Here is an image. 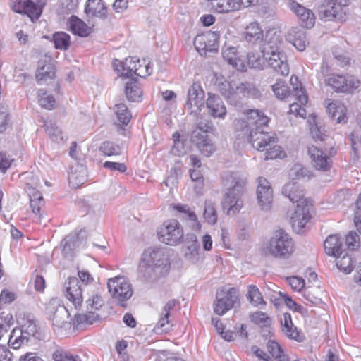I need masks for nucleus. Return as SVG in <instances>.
Returning a JSON list of instances; mask_svg holds the SVG:
<instances>
[{"mask_svg":"<svg viewBox=\"0 0 361 361\" xmlns=\"http://www.w3.org/2000/svg\"><path fill=\"white\" fill-rule=\"evenodd\" d=\"M284 47L285 42L280 32L274 30L267 32L262 47V56L274 71L281 75H288L289 66Z\"/></svg>","mask_w":361,"mask_h":361,"instance_id":"f257e3e1","label":"nucleus"},{"mask_svg":"<svg viewBox=\"0 0 361 361\" xmlns=\"http://www.w3.org/2000/svg\"><path fill=\"white\" fill-rule=\"evenodd\" d=\"M282 192L292 202L297 203V208L291 216L290 221L293 228L300 231L311 218L312 201L305 197L303 189L295 182L286 183L283 188Z\"/></svg>","mask_w":361,"mask_h":361,"instance_id":"f03ea898","label":"nucleus"},{"mask_svg":"<svg viewBox=\"0 0 361 361\" xmlns=\"http://www.w3.org/2000/svg\"><path fill=\"white\" fill-rule=\"evenodd\" d=\"M248 125L255 126L249 135V141L252 147L259 151H263L268 146H272L277 142L276 136L271 133L264 131L269 118L264 115L262 111L257 109L250 110L247 114Z\"/></svg>","mask_w":361,"mask_h":361,"instance_id":"7ed1b4c3","label":"nucleus"},{"mask_svg":"<svg viewBox=\"0 0 361 361\" xmlns=\"http://www.w3.org/2000/svg\"><path fill=\"white\" fill-rule=\"evenodd\" d=\"M223 184L228 190L222 200L223 207L227 209L228 215H235L243 205L241 197L245 180L235 173H229L223 178Z\"/></svg>","mask_w":361,"mask_h":361,"instance_id":"20e7f679","label":"nucleus"},{"mask_svg":"<svg viewBox=\"0 0 361 361\" xmlns=\"http://www.w3.org/2000/svg\"><path fill=\"white\" fill-rule=\"evenodd\" d=\"M294 249L292 238L283 229L280 228L272 234L269 244L264 248V252L275 258L286 259L293 253Z\"/></svg>","mask_w":361,"mask_h":361,"instance_id":"39448f33","label":"nucleus"},{"mask_svg":"<svg viewBox=\"0 0 361 361\" xmlns=\"http://www.w3.org/2000/svg\"><path fill=\"white\" fill-rule=\"evenodd\" d=\"M20 336L13 338L16 330L13 329L9 336L8 344L13 349L19 348L22 344H28L30 340L32 338L35 340H41L42 338V332L38 328L35 321L31 319H26L25 322L21 324Z\"/></svg>","mask_w":361,"mask_h":361,"instance_id":"423d86ee","label":"nucleus"},{"mask_svg":"<svg viewBox=\"0 0 361 361\" xmlns=\"http://www.w3.org/2000/svg\"><path fill=\"white\" fill-rule=\"evenodd\" d=\"M107 287L112 299L121 306H124V302L128 300L133 294L131 283L123 276L109 279Z\"/></svg>","mask_w":361,"mask_h":361,"instance_id":"0eeeda50","label":"nucleus"},{"mask_svg":"<svg viewBox=\"0 0 361 361\" xmlns=\"http://www.w3.org/2000/svg\"><path fill=\"white\" fill-rule=\"evenodd\" d=\"M159 240L169 245H177L183 243V229L175 219L165 221L157 231Z\"/></svg>","mask_w":361,"mask_h":361,"instance_id":"6e6552de","label":"nucleus"},{"mask_svg":"<svg viewBox=\"0 0 361 361\" xmlns=\"http://www.w3.org/2000/svg\"><path fill=\"white\" fill-rule=\"evenodd\" d=\"M239 302V291L235 288H221L216 292L214 312L224 315Z\"/></svg>","mask_w":361,"mask_h":361,"instance_id":"1a4fd4ad","label":"nucleus"},{"mask_svg":"<svg viewBox=\"0 0 361 361\" xmlns=\"http://www.w3.org/2000/svg\"><path fill=\"white\" fill-rule=\"evenodd\" d=\"M290 82L293 86L292 96L290 97H293L295 100V102L290 104V113L302 118H305L306 110L304 106L307 104L308 101L306 91L297 77L292 76Z\"/></svg>","mask_w":361,"mask_h":361,"instance_id":"9d476101","label":"nucleus"},{"mask_svg":"<svg viewBox=\"0 0 361 361\" xmlns=\"http://www.w3.org/2000/svg\"><path fill=\"white\" fill-rule=\"evenodd\" d=\"M335 92L343 93H350L354 92L360 84L358 79L353 75L331 74L325 80Z\"/></svg>","mask_w":361,"mask_h":361,"instance_id":"9b49d317","label":"nucleus"},{"mask_svg":"<svg viewBox=\"0 0 361 361\" xmlns=\"http://www.w3.org/2000/svg\"><path fill=\"white\" fill-rule=\"evenodd\" d=\"M47 314L52 322L54 329H68L71 323L68 322L69 313L63 306L55 301L49 302L47 307Z\"/></svg>","mask_w":361,"mask_h":361,"instance_id":"f8f14e48","label":"nucleus"},{"mask_svg":"<svg viewBox=\"0 0 361 361\" xmlns=\"http://www.w3.org/2000/svg\"><path fill=\"white\" fill-rule=\"evenodd\" d=\"M219 32L209 31L197 35L194 39V45L200 55H207L219 47Z\"/></svg>","mask_w":361,"mask_h":361,"instance_id":"ddd939ff","label":"nucleus"},{"mask_svg":"<svg viewBox=\"0 0 361 361\" xmlns=\"http://www.w3.org/2000/svg\"><path fill=\"white\" fill-rule=\"evenodd\" d=\"M43 4L33 0H11V6L15 12L27 14L32 21L39 18Z\"/></svg>","mask_w":361,"mask_h":361,"instance_id":"4468645a","label":"nucleus"},{"mask_svg":"<svg viewBox=\"0 0 361 361\" xmlns=\"http://www.w3.org/2000/svg\"><path fill=\"white\" fill-rule=\"evenodd\" d=\"M64 295L75 308L81 306L83 301L82 288L78 278H68L64 283Z\"/></svg>","mask_w":361,"mask_h":361,"instance_id":"2eb2a0df","label":"nucleus"},{"mask_svg":"<svg viewBox=\"0 0 361 361\" xmlns=\"http://www.w3.org/2000/svg\"><path fill=\"white\" fill-rule=\"evenodd\" d=\"M257 197L261 209L269 211L272 206L273 190L269 181L264 178H258Z\"/></svg>","mask_w":361,"mask_h":361,"instance_id":"dca6fc26","label":"nucleus"},{"mask_svg":"<svg viewBox=\"0 0 361 361\" xmlns=\"http://www.w3.org/2000/svg\"><path fill=\"white\" fill-rule=\"evenodd\" d=\"M204 92L198 82H194L188 89V99L185 104V108L192 111L193 107L197 108V111H200L204 105Z\"/></svg>","mask_w":361,"mask_h":361,"instance_id":"f3484780","label":"nucleus"},{"mask_svg":"<svg viewBox=\"0 0 361 361\" xmlns=\"http://www.w3.org/2000/svg\"><path fill=\"white\" fill-rule=\"evenodd\" d=\"M207 108L209 114L214 118L224 119L226 115V108L219 95L213 93H208V97L206 101Z\"/></svg>","mask_w":361,"mask_h":361,"instance_id":"a211bd4d","label":"nucleus"},{"mask_svg":"<svg viewBox=\"0 0 361 361\" xmlns=\"http://www.w3.org/2000/svg\"><path fill=\"white\" fill-rule=\"evenodd\" d=\"M308 154L316 169L324 171L329 170L331 163V159L317 147H309Z\"/></svg>","mask_w":361,"mask_h":361,"instance_id":"6ab92c4d","label":"nucleus"},{"mask_svg":"<svg viewBox=\"0 0 361 361\" xmlns=\"http://www.w3.org/2000/svg\"><path fill=\"white\" fill-rule=\"evenodd\" d=\"M281 326L283 333L290 339L298 342H302L304 339L303 334L298 329L292 322L290 313L286 312L281 318Z\"/></svg>","mask_w":361,"mask_h":361,"instance_id":"aec40b11","label":"nucleus"},{"mask_svg":"<svg viewBox=\"0 0 361 361\" xmlns=\"http://www.w3.org/2000/svg\"><path fill=\"white\" fill-rule=\"evenodd\" d=\"M55 77V68L51 56L44 55L38 61L36 78L38 80L52 79Z\"/></svg>","mask_w":361,"mask_h":361,"instance_id":"412c9836","label":"nucleus"},{"mask_svg":"<svg viewBox=\"0 0 361 361\" xmlns=\"http://www.w3.org/2000/svg\"><path fill=\"white\" fill-rule=\"evenodd\" d=\"M324 247L325 252L333 257H340L345 251L343 240L336 234L328 236L324 243Z\"/></svg>","mask_w":361,"mask_h":361,"instance_id":"4be33fe9","label":"nucleus"},{"mask_svg":"<svg viewBox=\"0 0 361 361\" xmlns=\"http://www.w3.org/2000/svg\"><path fill=\"white\" fill-rule=\"evenodd\" d=\"M141 260L160 267L162 265L166 264L167 259L161 249L158 247H149L142 253Z\"/></svg>","mask_w":361,"mask_h":361,"instance_id":"5701e85b","label":"nucleus"},{"mask_svg":"<svg viewBox=\"0 0 361 361\" xmlns=\"http://www.w3.org/2000/svg\"><path fill=\"white\" fill-rule=\"evenodd\" d=\"M85 13L89 18L105 19L107 17V8L102 0H87Z\"/></svg>","mask_w":361,"mask_h":361,"instance_id":"b1692460","label":"nucleus"},{"mask_svg":"<svg viewBox=\"0 0 361 361\" xmlns=\"http://www.w3.org/2000/svg\"><path fill=\"white\" fill-rule=\"evenodd\" d=\"M174 210L178 212V217L181 219L189 221L191 222L190 226L194 231H200L201 224L197 221V216L195 212L192 211L187 204H174L173 206Z\"/></svg>","mask_w":361,"mask_h":361,"instance_id":"393cba45","label":"nucleus"},{"mask_svg":"<svg viewBox=\"0 0 361 361\" xmlns=\"http://www.w3.org/2000/svg\"><path fill=\"white\" fill-rule=\"evenodd\" d=\"M219 90L222 96L232 105H237L239 103V92L238 85L224 81L219 84Z\"/></svg>","mask_w":361,"mask_h":361,"instance_id":"a878e982","label":"nucleus"},{"mask_svg":"<svg viewBox=\"0 0 361 361\" xmlns=\"http://www.w3.org/2000/svg\"><path fill=\"white\" fill-rule=\"evenodd\" d=\"M222 56L228 64L237 70H243L245 66L241 60L237 48L232 46L224 45L222 48Z\"/></svg>","mask_w":361,"mask_h":361,"instance_id":"bb28decb","label":"nucleus"},{"mask_svg":"<svg viewBox=\"0 0 361 361\" xmlns=\"http://www.w3.org/2000/svg\"><path fill=\"white\" fill-rule=\"evenodd\" d=\"M287 39L300 51L305 50L308 44L305 32L302 29H291L288 34Z\"/></svg>","mask_w":361,"mask_h":361,"instance_id":"cd10ccee","label":"nucleus"},{"mask_svg":"<svg viewBox=\"0 0 361 361\" xmlns=\"http://www.w3.org/2000/svg\"><path fill=\"white\" fill-rule=\"evenodd\" d=\"M263 30L257 23H250L243 32L245 40L252 44L262 42L263 39Z\"/></svg>","mask_w":361,"mask_h":361,"instance_id":"c85d7f7f","label":"nucleus"},{"mask_svg":"<svg viewBox=\"0 0 361 361\" xmlns=\"http://www.w3.org/2000/svg\"><path fill=\"white\" fill-rule=\"evenodd\" d=\"M211 6L214 11L219 13L239 10L243 7L240 1L237 0H211Z\"/></svg>","mask_w":361,"mask_h":361,"instance_id":"c756f323","label":"nucleus"},{"mask_svg":"<svg viewBox=\"0 0 361 361\" xmlns=\"http://www.w3.org/2000/svg\"><path fill=\"white\" fill-rule=\"evenodd\" d=\"M81 232L80 233H71L62 240V251L65 257L72 256L73 251L80 245V240L79 236Z\"/></svg>","mask_w":361,"mask_h":361,"instance_id":"7c9ffc66","label":"nucleus"},{"mask_svg":"<svg viewBox=\"0 0 361 361\" xmlns=\"http://www.w3.org/2000/svg\"><path fill=\"white\" fill-rule=\"evenodd\" d=\"M70 28L74 35L81 37H87L92 32L91 27H89L85 22L75 16H72L70 19Z\"/></svg>","mask_w":361,"mask_h":361,"instance_id":"2f4dec72","label":"nucleus"},{"mask_svg":"<svg viewBox=\"0 0 361 361\" xmlns=\"http://www.w3.org/2000/svg\"><path fill=\"white\" fill-rule=\"evenodd\" d=\"M333 3L330 8L321 11V17L325 20H332L337 18L342 6H347L349 0H331Z\"/></svg>","mask_w":361,"mask_h":361,"instance_id":"473e14b6","label":"nucleus"},{"mask_svg":"<svg viewBox=\"0 0 361 361\" xmlns=\"http://www.w3.org/2000/svg\"><path fill=\"white\" fill-rule=\"evenodd\" d=\"M125 92L130 102H140L142 96V91L135 78H131L126 84Z\"/></svg>","mask_w":361,"mask_h":361,"instance_id":"72a5a7b5","label":"nucleus"},{"mask_svg":"<svg viewBox=\"0 0 361 361\" xmlns=\"http://www.w3.org/2000/svg\"><path fill=\"white\" fill-rule=\"evenodd\" d=\"M159 268L152 264L141 260L138 267V276L145 281L154 280L157 277V269Z\"/></svg>","mask_w":361,"mask_h":361,"instance_id":"f704fd0d","label":"nucleus"},{"mask_svg":"<svg viewBox=\"0 0 361 361\" xmlns=\"http://www.w3.org/2000/svg\"><path fill=\"white\" fill-rule=\"evenodd\" d=\"M326 111L329 116L338 123L345 121L346 119L345 107L341 104H329Z\"/></svg>","mask_w":361,"mask_h":361,"instance_id":"c9c22d12","label":"nucleus"},{"mask_svg":"<svg viewBox=\"0 0 361 361\" xmlns=\"http://www.w3.org/2000/svg\"><path fill=\"white\" fill-rule=\"evenodd\" d=\"M268 352L278 361H290L289 357L284 353L279 343L274 340H269L267 343Z\"/></svg>","mask_w":361,"mask_h":361,"instance_id":"e433bc0d","label":"nucleus"},{"mask_svg":"<svg viewBox=\"0 0 361 361\" xmlns=\"http://www.w3.org/2000/svg\"><path fill=\"white\" fill-rule=\"evenodd\" d=\"M238 90L239 92V102L242 96H247L255 99L259 98L261 93L255 86L249 82H241L238 85Z\"/></svg>","mask_w":361,"mask_h":361,"instance_id":"4c0bfd02","label":"nucleus"},{"mask_svg":"<svg viewBox=\"0 0 361 361\" xmlns=\"http://www.w3.org/2000/svg\"><path fill=\"white\" fill-rule=\"evenodd\" d=\"M247 300L255 307L264 305L266 302L264 300L262 293L259 288L255 285L248 286V291L246 294Z\"/></svg>","mask_w":361,"mask_h":361,"instance_id":"58836bf2","label":"nucleus"},{"mask_svg":"<svg viewBox=\"0 0 361 361\" xmlns=\"http://www.w3.org/2000/svg\"><path fill=\"white\" fill-rule=\"evenodd\" d=\"M52 41L56 49L67 50L70 47V35L65 32H56L52 35Z\"/></svg>","mask_w":361,"mask_h":361,"instance_id":"ea45409f","label":"nucleus"},{"mask_svg":"<svg viewBox=\"0 0 361 361\" xmlns=\"http://www.w3.org/2000/svg\"><path fill=\"white\" fill-rule=\"evenodd\" d=\"M336 257L337 258L336 266L339 270L345 274H350L353 271V260L346 250L340 257Z\"/></svg>","mask_w":361,"mask_h":361,"instance_id":"a19ab883","label":"nucleus"},{"mask_svg":"<svg viewBox=\"0 0 361 361\" xmlns=\"http://www.w3.org/2000/svg\"><path fill=\"white\" fill-rule=\"evenodd\" d=\"M204 218L205 221L211 225H214L217 222V213L214 203L210 200L204 202Z\"/></svg>","mask_w":361,"mask_h":361,"instance_id":"79ce46f5","label":"nucleus"},{"mask_svg":"<svg viewBox=\"0 0 361 361\" xmlns=\"http://www.w3.org/2000/svg\"><path fill=\"white\" fill-rule=\"evenodd\" d=\"M271 89L276 97L279 99H283L292 96V92H290L288 87L286 85V82L281 80H277L276 83L272 85Z\"/></svg>","mask_w":361,"mask_h":361,"instance_id":"37998d69","label":"nucleus"},{"mask_svg":"<svg viewBox=\"0 0 361 361\" xmlns=\"http://www.w3.org/2000/svg\"><path fill=\"white\" fill-rule=\"evenodd\" d=\"M86 303L87 312H90V313H94L95 310H99L104 305V301L98 289L93 293L90 298L87 300Z\"/></svg>","mask_w":361,"mask_h":361,"instance_id":"c03bdc74","label":"nucleus"},{"mask_svg":"<svg viewBox=\"0 0 361 361\" xmlns=\"http://www.w3.org/2000/svg\"><path fill=\"white\" fill-rule=\"evenodd\" d=\"M173 145L171 149L170 152L174 155L180 157L185 154L186 151L183 141L180 139V134L178 132H174L172 135Z\"/></svg>","mask_w":361,"mask_h":361,"instance_id":"a18cd8bd","label":"nucleus"},{"mask_svg":"<svg viewBox=\"0 0 361 361\" xmlns=\"http://www.w3.org/2000/svg\"><path fill=\"white\" fill-rule=\"evenodd\" d=\"M99 149L105 156L119 155L121 153L119 145L111 141L103 142Z\"/></svg>","mask_w":361,"mask_h":361,"instance_id":"49530a36","label":"nucleus"},{"mask_svg":"<svg viewBox=\"0 0 361 361\" xmlns=\"http://www.w3.org/2000/svg\"><path fill=\"white\" fill-rule=\"evenodd\" d=\"M54 361H82L80 357L63 349L56 350L52 355Z\"/></svg>","mask_w":361,"mask_h":361,"instance_id":"de8ad7c7","label":"nucleus"},{"mask_svg":"<svg viewBox=\"0 0 361 361\" xmlns=\"http://www.w3.org/2000/svg\"><path fill=\"white\" fill-rule=\"evenodd\" d=\"M39 104L46 109L51 110L55 107L56 101L51 94H47L44 90H39Z\"/></svg>","mask_w":361,"mask_h":361,"instance_id":"09e8293b","label":"nucleus"},{"mask_svg":"<svg viewBox=\"0 0 361 361\" xmlns=\"http://www.w3.org/2000/svg\"><path fill=\"white\" fill-rule=\"evenodd\" d=\"M45 130L49 137L54 142H60L63 140L62 132L51 122H45Z\"/></svg>","mask_w":361,"mask_h":361,"instance_id":"8fccbe9b","label":"nucleus"},{"mask_svg":"<svg viewBox=\"0 0 361 361\" xmlns=\"http://www.w3.org/2000/svg\"><path fill=\"white\" fill-rule=\"evenodd\" d=\"M115 108L116 114L118 121L123 125H127L129 123L132 116L126 105L123 103H121L116 104Z\"/></svg>","mask_w":361,"mask_h":361,"instance_id":"3c124183","label":"nucleus"},{"mask_svg":"<svg viewBox=\"0 0 361 361\" xmlns=\"http://www.w3.org/2000/svg\"><path fill=\"white\" fill-rule=\"evenodd\" d=\"M360 246V239L358 234L353 231H351L345 236V244L344 248L347 247L350 250H356Z\"/></svg>","mask_w":361,"mask_h":361,"instance_id":"603ef678","label":"nucleus"},{"mask_svg":"<svg viewBox=\"0 0 361 361\" xmlns=\"http://www.w3.org/2000/svg\"><path fill=\"white\" fill-rule=\"evenodd\" d=\"M13 323V319L11 314H6L5 312L0 314V340L8 331Z\"/></svg>","mask_w":361,"mask_h":361,"instance_id":"864d4df0","label":"nucleus"},{"mask_svg":"<svg viewBox=\"0 0 361 361\" xmlns=\"http://www.w3.org/2000/svg\"><path fill=\"white\" fill-rule=\"evenodd\" d=\"M350 138L351 140L352 149L355 154L358 153L360 147H361V126L356 127L350 133Z\"/></svg>","mask_w":361,"mask_h":361,"instance_id":"5fc2aeb1","label":"nucleus"},{"mask_svg":"<svg viewBox=\"0 0 361 361\" xmlns=\"http://www.w3.org/2000/svg\"><path fill=\"white\" fill-rule=\"evenodd\" d=\"M267 147L269 148L267 149L264 158L266 160L282 158L285 156V153L280 146L274 144L272 146H268Z\"/></svg>","mask_w":361,"mask_h":361,"instance_id":"6e6d98bb","label":"nucleus"},{"mask_svg":"<svg viewBox=\"0 0 361 361\" xmlns=\"http://www.w3.org/2000/svg\"><path fill=\"white\" fill-rule=\"evenodd\" d=\"M97 319H99V315L95 313H90V312H87V314H79L75 315V321L78 324H92Z\"/></svg>","mask_w":361,"mask_h":361,"instance_id":"4d7b16f0","label":"nucleus"},{"mask_svg":"<svg viewBox=\"0 0 361 361\" xmlns=\"http://www.w3.org/2000/svg\"><path fill=\"white\" fill-rule=\"evenodd\" d=\"M299 19L302 22V26L306 27L307 28H311L314 25V14L310 9H307L305 13H301Z\"/></svg>","mask_w":361,"mask_h":361,"instance_id":"13d9d810","label":"nucleus"},{"mask_svg":"<svg viewBox=\"0 0 361 361\" xmlns=\"http://www.w3.org/2000/svg\"><path fill=\"white\" fill-rule=\"evenodd\" d=\"M207 140V135L200 130L195 129L191 134L190 141L197 147Z\"/></svg>","mask_w":361,"mask_h":361,"instance_id":"bf43d9fd","label":"nucleus"},{"mask_svg":"<svg viewBox=\"0 0 361 361\" xmlns=\"http://www.w3.org/2000/svg\"><path fill=\"white\" fill-rule=\"evenodd\" d=\"M114 68L120 76L130 78V72H128L127 66L126 65V61H121L116 59L114 62Z\"/></svg>","mask_w":361,"mask_h":361,"instance_id":"052dcab7","label":"nucleus"},{"mask_svg":"<svg viewBox=\"0 0 361 361\" xmlns=\"http://www.w3.org/2000/svg\"><path fill=\"white\" fill-rule=\"evenodd\" d=\"M141 63V61L140 59H136L134 57H129L126 59V65L127 66L128 72H130V78L135 75H137L139 64Z\"/></svg>","mask_w":361,"mask_h":361,"instance_id":"680f3d73","label":"nucleus"},{"mask_svg":"<svg viewBox=\"0 0 361 361\" xmlns=\"http://www.w3.org/2000/svg\"><path fill=\"white\" fill-rule=\"evenodd\" d=\"M152 68L149 61H147L145 59L139 64V68L137 76L145 78L152 73Z\"/></svg>","mask_w":361,"mask_h":361,"instance_id":"e2e57ef3","label":"nucleus"},{"mask_svg":"<svg viewBox=\"0 0 361 361\" xmlns=\"http://www.w3.org/2000/svg\"><path fill=\"white\" fill-rule=\"evenodd\" d=\"M200 152L205 157H210L215 151V147L211 140L208 139L206 142L197 147Z\"/></svg>","mask_w":361,"mask_h":361,"instance_id":"0e129e2a","label":"nucleus"},{"mask_svg":"<svg viewBox=\"0 0 361 361\" xmlns=\"http://www.w3.org/2000/svg\"><path fill=\"white\" fill-rule=\"evenodd\" d=\"M169 317L170 316L168 313L161 312V317L155 326V329L157 331L159 329H161V331L169 330L171 326V321L169 320Z\"/></svg>","mask_w":361,"mask_h":361,"instance_id":"69168bd1","label":"nucleus"},{"mask_svg":"<svg viewBox=\"0 0 361 361\" xmlns=\"http://www.w3.org/2000/svg\"><path fill=\"white\" fill-rule=\"evenodd\" d=\"M250 318L254 323L260 325H266L270 322L269 318L262 312H256L252 314Z\"/></svg>","mask_w":361,"mask_h":361,"instance_id":"338daca9","label":"nucleus"},{"mask_svg":"<svg viewBox=\"0 0 361 361\" xmlns=\"http://www.w3.org/2000/svg\"><path fill=\"white\" fill-rule=\"evenodd\" d=\"M185 257L193 259H197L199 255V243H193L186 245Z\"/></svg>","mask_w":361,"mask_h":361,"instance_id":"774afa93","label":"nucleus"}]
</instances>
